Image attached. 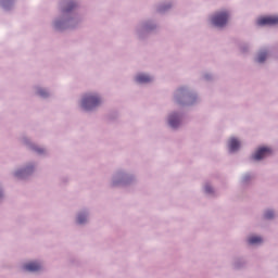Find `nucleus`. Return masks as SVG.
Listing matches in <instances>:
<instances>
[{
	"mask_svg": "<svg viewBox=\"0 0 278 278\" xmlns=\"http://www.w3.org/2000/svg\"><path fill=\"white\" fill-rule=\"evenodd\" d=\"M99 103H101V99L98 96H92V94H88L85 96V98L83 99V108L85 110H93V108H97V105H99Z\"/></svg>",
	"mask_w": 278,
	"mask_h": 278,
	"instance_id": "1",
	"label": "nucleus"
},
{
	"mask_svg": "<svg viewBox=\"0 0 278 278\" xmlns=\"http://www.w3.org/2000/svg\"><path fill=\"white\" fill-rule=\"evenodd\" d=\"M227 21H229V14L227 12L216 13L212 18V23L215 27H225Z\"/></svg>",
	"mask_w": 278,
	"mask_h": 278,
	"instance_id": "2",
	"label": "nucleus"
},
{
	"mask_svg": "<svg viewBox=\"0 0 278 278\" xmlns=\"http://www.w3.org/2000/svg\"><path fill=\"white\" fill-rule=\"evenodd\" d=\"M273 153L270 148H260L253 155L252 160H264V157H268Z\"/></svg>",
	"mask_w": 278,
	"mask_h": 278,
	"instance_id": "3",
	"label": "nucleus"
},
{
	"mask_svg": "<svg viewBox=\"0 0 278 278\" xmlns=\"http://www.w3.org/2000/svg\"><path fill=\"white\" fill-rule=\"evenodd\" d=\"M257 25H278V16H266L257 20Z\"/></svg>",
	"mask_w": 278,
	"mask_h": 278,
	"instance_id": "4",
	"label": "nucleus"
},
{
	"mask_svg": "<svg viewBox=\"0 0 278 278\" xmlns=\"http://www.w3.org/2000/svg\"><path fill=\"white\" fill-rule=\"evenodd\" d=\"M40 268L42 267L37 262H30L24 265V270H28V273H37V270H40Z\"/></svg>",
	"mask_w": 278,
	"mask_h": 278,
	"instance_id": "5",
	"label": "nucleus"
},
{
	"mask_svg": "<svg viewBox=\"0 0 278 278\" xmlns=\"http://www.w3.org/2000/svg\"><path fill=\"white\" fill-rule=\"evenodd\" d=\"M152 78L151 76L147 75V74H139L136 77V81H138V84H149V81H151Z\"/></svg>",
	"mask_w": 278,
	"mask_h": 278,
	"instance_id": "6",
	"label": "nucleus"
},
{
	"mask_svg": "<svg viewBox=\"0 0 278 278\" xmlns=\"http://www.w3.org/2000/svg\"><path fill=\"white\" fill-rule=\"evenodd\" d=\"M238 149H240V141L236 138H231L229 140V151L233 153V151H238Z\"/></svg>",
	"mask_w": 278,
	"mask_h": 278,
	"instance_id": "7",
	"label": "nucleus"
},
{
	"mask_svg": "<svg viewBox=\"0 0 278 278\" xmlns=\"http://www.w3.org/2000/svg\"><path fill=\"white\" fill-rule=\"evenodd\" d=\"M169 125L172 127H179V115L173 114L169 116Z\"/></svg>",
	"mask_w": 278,
	"mask_h": 278,
	"instance_id": "8",
	"label": "nucleus"
},
{
	"mask_svg": "<svg viewBox=\"0 0 278 278\" xmlns=\"http://www.w3.org/2000/svg\"><path fill=\"white\" fill-rule=\"evenodd\" d=\"M248 242H249V244H261V242H262V237H255V236L250 237V238L248 239Z\"/></svg>",
	"mask_w": 278,
	"mask_h": 278,
	"instance_id": "9",
	"label": "nucleus"
},
{
	"mask_svg": "<svg viewBox=\"0 0 278 278\" xmlns=\"http://www.w3.org/2000/svg\"><path fill=\"white\" fill-rule=\"evenodd\" d=\"M266 56H267L266 52H260V53H258V56H257V59H256V62H258L260 64H262L263 62L266 61Z\"/></svg>",
	"mask_w": 278,
	"mask_h": 278,
	"instance_id": "10",
	"label": "nucleus"
},
{
	"mask_svg": "<svg viewBox=\"0 0 278 278\" xmlns=\"http://www.w3.org/2000/svg\"><path fill=\"white\" fill-rule=\"evenodd\" d=\"M85 220H86V215H78L77 217L78 225H84Z\"/></svg>",
	"mask_w": 278,
	"mask_h": 278,
	"instance_id": "11",
	"label": "nucleus"
},
{
	"mask_svg": "<svg viewBox=\"0 0 278 278\" xmlns=\"http://www.w3.org/2000/svg\"><path fill=\"white\" fill-rule=\"evenodd\" d=\"M274 216H275V213L273 211H267L265 213V218L267 219L274 218Z\"/></svg>",
	"mask_w": 278,
	"mask_h": 278,
	"instance_id": "12",
	"label": "nucleus"
},
{
	"mask_svg": "<svg viewBox=\"0 0 278 278\" xmlns=\"http://www.w3.org/2000/svg\"><path fill=\"white\" fill-rule=\"evenodd\" d=\"M39 94L40 97H47V92L45 91V89H40Z\"/></svg>",
	"mask_w": 278,
	"mask_h": 278,
	"instance_id": "13",
	"label": "nucleus"
},
{
	"mask_svg": "<svg viewBox=\"0 0 278 278\" xmlns=\"http://www.w3.org/2000/svg\"><path fill=\"white\" fill-rule=\"evenodd\" d=\"M205 192H207V193L210 194V192H212V187L206 186V187H205Z\"/></svg>",
	"mask_w": 278,
	"mask_h": 278,
	"instance_id": "14",
	"label": "nucleus"
},
{
	"mask_svg": "<svg viewBox=\"0 0 278 278\" xmlns=\"http://www.w3.org/2000/svg\"><path fill=\"white\" fill-rule=\"evenodd\" d=\"M38 153H42V150H38Z\"/></svg>",
	"mask_w": 278,
	"mask_h": 278,
	"instance_id": "15",
	"label": "nucleus"
},
{
	"mask_svg": "<svg viewBox=\"0 0 278 278\" xmlns=\"http://www.w3.org/2000/svg\"><path fill=\"white\" fill-rule=\"evenodd\" d=\"M71 10H72V8L67 9L66 11L68 12V11H71Z\"/></svg>",
	"mask_w": 278,
	"mask_h": 278,
	"instance_id": "16",
	"label": "nucleus"
}]
</instances>
